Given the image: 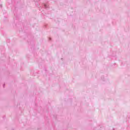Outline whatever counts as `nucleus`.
Returning a JSON list of instances; mask_svg holds the SVG:
<instances>
[{"mask_svg": "<svg viewBox=\"0 0 130 130\" xmlns=\"http://www.w3.org/2000/svg\"><path fill=\"white\" fill-rule=\"evenodd\" d=\"M42 6H43V7H44V8H45V9H48V5H47L45 4H43Z\"/></svg>", "mask_w": 130, "mask_h": 130, "instance_id": "obj_1", "label": "nucleus"}, {"mask_svg": "<svg viewBox=\"0 0 130 130\" xmlns=\"http://www.w3.org/2000/svg\"><path fill=\"white\" fill-rule=\"evenodd\" d=\"M49 40H51V38H49Z\"/></svg>", "mask_w": 130, "mask_h": 130, "instance_id": "obj_2", "label": "nucleus"}, {"mask_svg": "<svg viewBox=\"0 0 130 130\" xmlns=\"http://www.w3.org/2000/svg\"><path fill=\"white\" fill-rule=\"evenodd\" d=\"M4 87H5V84H4Z\"/></svg>", "mask_w": 130, "mask_h": 130, "instance_id": "obj_3", "label": "nucleus"}, {"mask_svg": "<svg viewBox=\"0 0 130 130\" xmlns=\"http://www.w3.org/2000/svg\"><path fill=\"white\" fill-rule=\"evenodd\" d=\"M61 59H62V58H61Z\"/></svg>", "mask_w": 130, "mask_h": 130, "instance_id": "obj_4", "label": "nucleus"}]
</instances>
